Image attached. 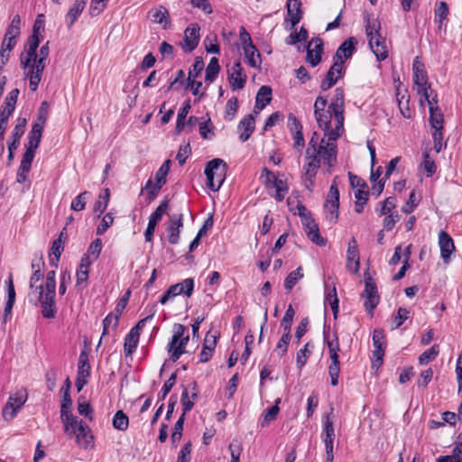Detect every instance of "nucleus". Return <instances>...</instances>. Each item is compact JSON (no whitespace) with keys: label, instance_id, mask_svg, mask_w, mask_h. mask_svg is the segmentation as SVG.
<instances>
[{"label":"nucleus","instance_id":"nucleus-32","mask_svg":"<svg viewBox=\"0 0 462 462\" xmlns=\"http://www.w3.org/2000/svg\"><path fill=\"white\" fill-rule=\"evenodd\" d=\"M255 121L253 115H248L243 118L238 125V130L241 131L240 140L242 142L247 141L253 132L254 131Z\"/></svg>","mask_w":462,"mask_h":462},{"label":"nucleus","instance_id":"nucleus-8","mask_svg":"<svg viewBox=\"0 0 462 462\" xmlns=\"http://www.w3.org/2000/svg\"><path fill=\"white\" fill-rule=\"evenodd\" d=\"M337 177L333 180L324 204L326 218L330 223H336L338 218L339 190L337 188Z\"/></svg>","mask_w":462,"mask_h":462},{"label":"nucleus","instance_id":"nucleus-45","mask_svg":"<svg viewBox=\"0 0 462 462\" xmlns=\"http://www.w3.org/2000/svg\"><path fill=\"white\" fill-rule=\"evenodd\" d=\"M325 303L328 304L333 311L334 317L337 318L339 310V300L337 295L336 286L328 291L325 296Z\"/></svg>","mask_w":462,"mask_h":462},{"label":"nucleus","instance_id":"nucleus-50","mask_svg":"<svg viewBox=\"0 0 462 462\" xmlns=\"http://www.w3.org/2000/svg\"><path fill=\"white\" fill-rule=\"evenodd\" d=\"M171 167V161H165L155 173V184L162 187L166 183V177Z\"/></svg>","mask_w":462,"mask_h":462},{"label":"nucleus","instance_id":"nucleus-9","mask_svg":"<svg viewBox=\"0 0 462 462\" xmlns=\"http://www.w3.org/2000/svg\"><path fill=\"white\" fill-rule=\"evenodd\" d=\"M329 108L334 112V118L336 122L335 125L337 129H342L344 131L345 93L342 88H337L334 90Z\"/></svg>","mask_w":462,"mask_h":462},{"label":"nucleus","instance_id":"nucleus-37","mask_svg":"<svg viewBox=\"0 0 462 462\" xmlns=\"http://www.w3.org/2000/svg\"><path fill=\"white\" fill-rule=\"evenodd\" d=\"M186 328L182 324H174L173 327V335L171 337V340L168 345V351L171 352L173 348L179 349L180 351H186V346H180L178 343L180 337L183 336Z\"/></svg>","mask_w":462,"mask_h":462},{"label":"nucleus","instance_id":"nucleus-64","mask_svg":"<svg viewBox=\"0 0 462 462\" xmlns=\"http://www.w3.org/2000/svg\"><path fill=\"white\" fill-rule=\"evenodd\" d=\"M228 449L231 456L230 462H240V455L243 450L241 442L238 440H233V442L230 443Z\"/></svg>","mask_w":462,"mask_h":462},{"label":"nucleus","instance_id":"nucleus-24","mask_svg":"<svg viewBox=\"0 0 462 462\" xmlns=\"http://www.w3.org/2000/svg\"><path fill=\"white\" fill-rule=\"evenodd\" d=\"M286 22L291 23L290 30L293 29L302 18L301 2L300 0H288Z\"/></svg>","mask_w":462,"mask_h":462},{"label":"nucleus","instance_id":"nucleus-16","mask_svg":"<svg viewBox=\"0 0 462 462\" xmlns=\"http://www.w3.org/2000/svg\"><path fill=\"white\" fill-rule=\"evenodd\" d=\"M246 75L243 73L241 62L236 60L228 70V81L232 90L244 88L246 82Z\"/></svg>","mask_w":462,"mask_h":462},{"label":"nucleus","instance_id":"nucleus-18","mask_svg":"<svg viewBox=\"0 0 462 462\" xmlns=\"http://www.w3.org/2000/svg\"><path fill=\"white\" fill-rule=\"evenodd\" d=\"M346 268L353 273H356L360 268V255L357 242L352 237L348 242L346 251Z\"/></svg>","mask_w":462,"mask_h":462},{"label":"nucleus","instance_id":"nucleus-51","mask_svg":"<svg viewBox=\"0 0 462 462\" xmlns=\"http://www.w3.org/2000/svg\"><path fill=\"white\" fill-rule=\"evenodd\" d=\"M439 353V347L438 345H433L430 348L424 351L419 356V363L420 365H427L431 360L435 359Z\"/></svg>","mask_w":462,"mask_h":462},{"label":"nucleus","instance_id":"nucleus-25","mask_svg":"<svg viewBox=\"0 0 462 462\" xmlns=\"http://www.w3.org/2000/svg\"><path fill=\"white\" fill-rule=\"evenodd\" d=\"M71 387V383L69 378H67L60 389L62 393V400L60 404V419L67 420L69 415H73L70 412V407L72 405V400L70 398L69 391Z\"/></svg>","mask_w":462,"mask_h":462},{"label":"nucleus","instance_id":"nucleus-34","mask_svg":"<svg viewBox=\"0 0 462 462\" xmlns=\"http://www.w3.org/2000/svg\"><path fill=\"white\" fill-rule=\"evenodd\" d=\"M15 290L13 282L12 276L9 277L7 281V300L5 302V310H4V322H6L10 318L13 307L15 302Z\"/></svg>","mask_w":462,"mask_h":462},{"label":"nucleus","instance_id":"nucleus-57","mask_svg":"<svg viewBox=\"0 0 462 462\" xmlns=\"http://www.w3.org/2000/svg\"><path fill=\"white\" fill-rule=\"evenodd\" d=\"M261 180L264 184L265 188L268 189H272L274 182L278 180L275 177L273 171H271L268 168L264 167L261 173Z\"/></svg>","mask_w":462,"mask_h":462},{"label":"nucleus","instance_id":"nucleus-6","mask_svg":"<svg viewBox=\"0 0 462 462\" xmlns=\"http://www.w3.org/2000/svg\"><path fill=\"white\" fill-rule=\"evenodd\" d=\"M28 399V393L25 388H20L15 393L10 394L7 402L3 408L2 415L5 420H13L18 411L23 406Z\"/></svg>","mask_w":462,"mask_h":462},{"label":"nucleus","instance_id":"nucleus-59","mask_svg":"<svg viewBox=\"0 0 462 462\" xmlns=\"http://www.w3.org/2000/svg\"><path fill=\"white\" fill-rule=\"evenodd\" d=\"M18 95H19L18 88H14L13 90H11L9 92V94L7 95V97H5L3 106L7 108V110H10L13 113L15 109V105L17 102Z\"/></svg>","mask_w":462,"mask_h":462},{"label":"nucleus","instance_id":"nucleus-11","mask_svg":"<svg viewBox=\"0 0 462 462\" xmlns=\"http://www.w3.org/2000/svg\"><path fill=\"white\" fill-rule=\"evenodd\" d=\"M194 290V280L193 278H187L182 282H179L171 285L167 291L160 298L162 304H166L171 298H174L180 294H185L187 297H190Z\"/></svg>","mask_w":462,"mask_h":462},{"label":"nucleus","instance_id":"nucleus-27","mask_svg":"<svg viewBox=\"0 0 462 462\" xmlns=\"http://www.w3.org/2000/svg\"><path fill=\"white\" fill-rule=\"evenodd\" d=\"M322 439L325 444V448H334L333 443L335 439V429L333 426V421L329 418V414L323 415L322 417Z\"/></svg>","mask_w":462,"mask_h":462},{"label":"nucleus","instance_id":"nucleus-44","mask_svg":"<svg viewBox=\"0 0 462 462\" xmlns=\"http://www.w3.org/2000/svg\"><path fill=\"white\" fill-rule=\"evenodd\" d=\"M303 278L302 268L298 267L288 274L284 281V288L287 291H291L296 283Z\"/></svg>","mask_w":462,"mask_h":462},{"label":"nucleus","instance_id":"nucleus-4","mask_svg":"<svg viewBox=\"0 0 462 462\" xmlns=\"http://www.w3.org/2000/svg\"><path fill=\"white\" fill-rule=\"evenodd\" d=\"M64 424L66 432L72 429L73 433L79 444L83 445L87 448L92 442L93 436L90 433V429L82 420H79L74 415H69L67 420H61Z\"/></svg>","mask_w":462,"mask_h":462},{"label":"nucleus","instance_id":"nucleus-62","mask_svg":"<svg viewBox=\"0 0 462 462\" xmlns=\"http://www.w3.org/2000/svg\"><path fill=\"white\" fill-rule=\"evenodd\" d=\"M295 315V310L292 306L290 304L285 311V314L281 321V327L283 330L291 329V324L293 322V318Z\"/></svg>","mask_w":462,"mask_h":462},{"label":"nucleus","instance_id":"nucleus-47","mask_svg":"<svg viewBox=\"0 0 462 462\" xmlns=\"http://www.w3.org/2000/svg\"><path fill=\"white\" fill-rule=\"evenodd\" d=\"M220 71V66L218 64V60L216 57L211 58L208 67L206 69V77L205 79L207 81L213 82L217 77Z\"/></svg>","mask_w":462,"mask_h":462},{"label":"nucleus","instance_id":"nucleus-49","mask_svg":"<svg viewBox=\"0 0 462 462\" xmlns=\"http://www.w3.org/2000/svg\"><path fill=\"white\" fill-rule=\"evenodd\" d=\"M129 419L123 411H117L113 418V426L118 430L125 431L128 428Z\"/></svg>","mask_w":462,"mask_h":462},{"label":"nucleus","instance_id":"nucleus-1","mask_svg":"<svg viewBox=\"0 0 462 462\" xmlns=\"http://www.w3.org/2000/svg\"><path fill=\"white\" fill-rule=\"evenodd\" d=\"M343 132L342 129H337L335 125L332 132H324V137L320 142L318 134L313 133L306 150V157H320L324 164L328 165L329 168L333 167L337 162V154L336 142L342 135Z\"/></svg>","mask_w":462,"mask_h":462},{"label":"nucleus","instance_id":"nucleus-55","mask_svg":"<svg viewBox=\"0 0 462 462\" xmlns=\"http://www.w3.org/2000/svg\"><path fill=\"white\" fill-rule=\"evenodd\" d=\"M90 193L88 191H83L78 195L71 202L70 208L74 211H81L85 209L87 200Z\"/></svg>","mask_w":462,"mask_h":462},{"label":"nucleus","instance_id":"nucleus-23","mask_svg":"<svg viewBox=\"0 0 462 462\" xmlns=\"http://www.w3.org/2000/svg\"><path fill=\"white\" fill-rule=\"evenodd\" d=\"M288 126L294 140L293 146L297 149L302 148L305 144L302 125L293 114H290L288 116Z\"/></svg>","mask_w":462,"mask_h":462},{"label":"nucleus","instance_id":"nucleus-28","mask_svg":"<svg viewBox=\"0 0 462 462\" xmlns=\"http://www.w3.org/2000/svg\"><path fill=\"white\" fill-rule=\"evenodd\" d=\"M343 67L339 66L337 62H334L327 72L324 79L321 81L320 88L323 91L331 88L337 82L338 78L341 77Z\"/></svg>","mask_w":462,"mask_h":462},{"label":"nucleus","instance_id":"nucleus-33","mask_svg":"<svg viewBox=\"0 0 462 462\" xmlns=\"http://www.w3.org/2000/svg\"><path fill=\"white\" fill-rule=\"evenodd\" d=\"M88 0H75L72 6L68 11L65 19L68 23V26L70 28L75 22L78 20L79 16L81 14L83 10L86 7Z\"/></svg>","mask_w":462,"mask_h":462},{"label":"nucleus","instance_id":"nucleus-43","mask_svg":"<svg viewBox=\"0 0 462 462\" xmlns=\"http://www.w3.org/2000/svg\"><path fill=\"white\" fill-rule=\"evenodd\" d=\"M109 199H110V189L108 188H106L103 190V193H101L99 195L98 200L96 201V203L94 205V211L99 213L97 215L98 217L106 209L108 202H109Z\"/></svg>","mask_w":462,"mask_h":462},{"label":"nucleus","instance_id":"nucleus-63","mask_svg":"<svg viewBox=\"0 0 462 462\" xmlns=\"http://www.w3.org/2000/svg\"><path fill=\"white\" fill-rule=\"evenodd\" d=\"M309 346L310 343L305 344V346L297 353L296 364L300 369L305 365L309 356H310L311 352L309 350Z\"/></svg>","mask_w":462,"mask_h":462},{"label":"nucleus","instance_id":"nucleus-56","mask_svg":"<svg viewBox=\"0 0 462 462\" xmlns=\"http://www.w3.org/2000/svg\"><path fill=\"white\" fill-rule=\"evenodd\" d=\"M27 120L23 117H18L16 120V125L14 128L13 129L11 139L19 140L23 136L25 131Z\"/></svg>","mask_w":462,"mask_h":462},{"label":"nucleus","instance_id":"nucleus-38","mask_svg":"<svg viewBox=\"0 0 462 462\" xmlns=\"http://www.w3.org/2000/svg\"><path fill=\"white\" fill-rule=\"evenodd\" d=\"M61 236L60 234V237L55 239L52 242L51 247V254H50V264L55 268L58 267V263L61 255V253L64 249V246L62 245L61 241Z\"/></svg>","mask_w":462,"mask_h":462},{"label":"nucleus","instance_id":"nucleus-5","mask_svg":"<svg viewBox=\"0 0 462 462\" xmlns=\"http://www.w3.org/2000/svg\"><path fill=\"white\" fill-rule=\"evenodd\" d=\"M328 100L325 97L319 96L314 103V116L317 120L318 125L323 132H332L334 128L331 127V119L334 116V112L331 111L329 106L326 109Z\"/></svg>","mask_w":462,"mask_h":462},{"label":"nucleus","instance_id":"nucleus-53","mask_svg":"<svg viewBox=\"0 0 462 462\" xmlns=\"http://www.w3.org/2000/svg\"><path fill=\"white\" fill-rule=\"evenodd\" d=\"M308 39V31L301 27L300 32L291 33L286 39L285 43L288 45H295L300 42H306Z\"/></svg>","mask_w":462,"mask_h":462},{"label":"nucleus","instance_id":"nucleus-15","mask_svg":"<svg viewBox=\"0 0 462 462\" xmlns=\"http://www.w3.org/2000/svg\"><path fill=\"white\" fill-rule=\"evenodd\" d=\"M199 30L198 23H192L185 30L181 44L183 51L189 53L197 48L199 42Z\"/></svg>","mask_w":462,"mask_h":462},{"label":"nucleus","instance_id":"nucleus-46","mask_svg":"<svg viewBox=\"0 0 462 462\" xmlns=\"http://www.w3.org/2000/svg\"><path fill=\"white\" fill-rule=\"evenodd\" d=\"M120 317L115 312H110L104 319H103V332L102 337L106 336L108 333V328L112 327L114 329L117 328ZM102 338H100L98 346L101 343Z\"/></svg>","mask_w":462,"mask_h":462},{"label":"nucleus","instance_id":"nucleus-40","mask_svg":"<svg viewBox=\"0 0 462 462\" xmlns=\"http://www.w3.org/2000/svg\"><path fill=\"white\" fill-rule=\"evenodd\" d=\"M140 334L133 333L131 330L125 336L124 343V353L125 356H132L137 348Z\"/></svg>","mask_w":462,"mask_h":462},{"label":"nucleus","instance_id":"nucleus-30","mask_svg":"<svg viewBox=\"0 0 462 462\" xmlns=\"http://www.w3.org/2000/svg\"><path fill=\"white\" fill-rule=\"evenodd\" d=\"M217 337L216 335L210 334L209 331L207 333L203 347L199 355L200 363H206L211 358L217 345Z\"/></svg>","mask_w":462,"mask_h":462},{"label":"nucleus","instance_id":"nucleus-41","mask_svg":"<svg viewBox=\"0 0 462 462\" xmlns=\"http://www.w3.org/2000/svg\"><path fill=\"white\" fill-rule=\"evenodd\" d=\"M449 9L448 4L444 1H440L434 10V21L439 24V29L441 28L444 20L447 19Z\"/></svg>","mask_w":462,"mask_h":462},{"label":"nucleus","instance_id":"nucleus-17","mask_svg":"<svg viewBox=\"0 0 462 462\" xmlns=\"http://www.w3.org/2000/svg\"><path fill=\"white\" fill-rule=\"evenodd\" d=\"M356 44L357 41L355 37L346 39L337 50L333 57L334 62L343 67L345 60L353 55Z\"/></svg>","mask_w":462,"mask_h":462},{"label":"nucleus","instance_id":"nucleus-35","mask_svg":"<svg viewBox=\"0 0 462 462\" xmlns=\"http://www.w3.org/2000/svg\"><path fill=\"white\" fill-rule=\"evenodd\" d=\"M247 63L252 68H259L261 64V54L257 48L250 42V45L243 46Z\"/></svg>","mask_w":462,"mask_h":462},{"label":"nucleus","instance_id":"nucleus-14","mask_svg":"<svg viewBox=\"0 0 462 462\" xmlns=\"http://www.w3.org/2000/svg\"><path fill=\"white\" fill-rule=\"evenodd\" d=\"M306 50L307 62H309L312 67L317 66L321 61V57L323 53V42L321 38H312L311 41L307 45Z\"/></svg>","mask_w":462,"mask_h":462},{"label":"nucleus","instance_id":"nucleus-42","mask_svg":"<svg viewBox=\"0 0 462 462\" xmlns=\"http://www.w3.org/2000/svg\"><path fill=\"white\" fill-rule=\"evenodd\" d=\"M191 108L190 101L187 100L183 106L180 109L178 116H177V123H176V134H179L182 132L185 126V121L186 117Z\"/></svg>","mask_w":462,"mask_h":462},{"label":"nucleus","instance_id":"nucleus-39","mask_svg":"<svg viewBox=\"0 0 462 462\" xmlns=\"http://www.w3.org/2000/svg\"><path fill=\"white\" fill-rule=\"evenodd\" d=\"M78 375L81 377L90 376V365L88 359V351L84 349L80 352L78 361Z\"/></svg>","mask_w":462,"mask_h":462},{"label":"nucleus","instance_id":"nucleus-10","mask_svg":"<svg viewBox=\"0 0 462 462\" xmlns=\"http://www.w3.org/2000/svg\"><path fill=\"white\" fill-rule=\"evenodd\" d=\"M365 298L364 307L365 310L373 314L374 310L377 307L380 301L377 286L371 276H365V290L362 293Z\"/></svg>","mask_w":462,"mask_h":462},{"label":"nucleus","instance_id":"nucleus-29","mask_svg":"<svg viewBox=\"0 0 462 462\" xmlns=\"http://www.w3.org/2000/svg\"><path fill=\"white\" fill-rule=\"evenodd\" d=\"M37 22L33 26L32 34L28 39V48L25 53H22L21 57H25L24 63H28L30 60L37 58V49L40 45L39 31L36 28Z\"/></svg>","mask_w":462,"mask_h":462},{"label":"nucleus","instance_id":"nucleus-3","mask_svg":"<svg viewBox=\"0 0 462 462\" xmlns=\"http://www.w3.org/2000/svg\"><path fill=\"white\" fill-rule=\"evenodd\" d=\"M226 171L227 165L222 159L209 161L205 168L208 188L212 191H217L225 180Z\"/></svg>","mask_w":462,"mask_h":462},{"label":"nucleus","instance_id":"nucleus-20","mask_svg":"<svg viewBox=\"0 0 462 462\" xmlns=\"http://www.w3.org/2000/svg\"><path fill=\"white\" fill-rule=\"evenodd\" d=\"M183 227V214H173L167 227L168 241L171 245L179 243L180 229Z\"/></svg>","mask_w":462,"mask_h":462},{"label":"nucleus","instance_id":"nucleus-36","mask_svg":"<svg viewBox=\"0 0 462 462\" xmlns=\"http://www.w3.org/2000/svg\"><path fill=\"white\" fill-rule=\"evenodd\" d=\"M430 110V125L434 130H442L444 124V116L439 106H429Z\"/></svg>","mask_w":462,"mask_h":462},{"label":"nucleus","instance_id":"nucleus-58","mask_svg":"<svg viewBox=\"0 0 462 462\" xmlns=\"http://www.w3.org/2000/svg\"><path fill=\"white\" fill-rule=\"evenodd\" d=\"M204 69V61L201 57H197L195 61L189 71L188 81H191V79H195L203 70Z\"/></svg>","mask_w":462,"mask_h":462},{"label":"nucleus","instance_id":"nucleus-21","mask_svg":"<svg viewBox=\"0 0 462 462\" xmlns=\"http://www.w3.org/2000/svg\"><path fill=\"white\" fill-rule=\"evenodd\" d=\"M45 119L42 116L38 118V122L34 123L32 126V129L28 134V143L26 144V149H31L32 151H36L39 147L43 127H44Z\"/></svg>","mask_w":462,"mask_h":462},{"label":"nucleus","instance_id":"nucleus-31","mask_svg":"<svg viewBox=\"0 0 462 462\" xmlns=\"http://www.w3.org/2000/svg\"><path fill=\"white\" fill-rule=\"evenodd\" d=\"M272 100V88L268 86H262L255 97L254 111L258 113L263 110Z\"/></svg>","mask_w":462,"mask_h":462},{"label":"nucleus","instance_id":"nucleus-22","mask_svg":"<svg viewBox=\"0 0 462 462\" xmlns=\"http://www.w3.org/2000/svg\"><path fill=\"white\" fill-rule=\"evenodd\" d=\"M55 295V291H45L44 296L38 298L42 306V314L45 319H53L56 315Z\"/></svg>","mask_w":462,"mask_h":462},{"label":"nucleus","instance_id":"nucleus-13","mask_svg":"<svg viewBox=\"0 0 462 462\" xmlns=\"http://www.w3.org/2000/svg\"><path fill=\"white\" fill-rule=\"evenodd\" d=\"M373 361L372 368H379L383 364L384 348L386 345L385 337L382 329H374L373 332Z\"/></svg>","mask_w":462,"mask_h":462},{"label":"nucleus","instance_id":"nucleus-61","mask_svg":"<svg viewBox=\"0 0 462 462\" xmlns=\"http://www.w3.org/2000/svg\"><path fill=\"white\" fill-rule=\"evenodd\" d=\"M180 402L182 404V414H185L192 410L194 407V401L189 396L188 389L185 386H182V393Z\"/></svg>","mask_w":462,"mask_h":462},{"label":"nucleus","instance_id":"nucleus-52","mask_svg":"<svg viewBox=\"0 0 462 462\" xmlns=\"http://www.w3.org/2000/svg\"><path fill=\"white\" fill-rule=\"evenodd\" d=\"M78 411L90 421L93 420V409L84 397H79L78 400Z\"/></svg>","mask_w":462,"mask_h":462},{"label":"nucleus","instance_id":"nucleus-7","mask_svg":"<svg viewBox=\"0 0 462 462\" xmlns=\"http://www.w3.org/2000/svg\"><path fill=\"white\" fill-rule=\"evenodd\" d=\"M25 57H21V67L24 70L25 78L29 79V87L32 91H36L42 80V72L45 69V64H42L41 60H30L28 63H24Z\"/></svg>","mask_w":462,"mask_h":462},{"label":"nucleus","instance_id":"nucleus-19","mask_svg":"<svg viewBox=\"0 0 462 462\" xmlns=\"http://www.w3.org/2000/svg\"><path fill=\"white\" fill-rule=\"evenodd\" d=\"M439 245L440 249V256L445 263H448L451 254L455 251V244L453 238L446 232L440 231L439 234Z\"/></svg>","mask_w":462,"mask_h":462},{"label":"nucleus","instance_id":"nucleus-26","mask_svg":"<svg viewBox=\"0 0 462 462\" xmlns=\"http://www.w3.org/2000/svg\"><path fill=\"white\" fill-rule=\"evenodd\" d=\"M304 228L306 235L310 241L320 246L326 245L327 241L320 236L318 224L312 217L306 218L304 222Z\"/></svg>","mask_w":462,"mask_h":462},{"label":"nucleus","instance_id":"nucleus-12","mask_svg":"<svg viewBox=\"0 0 462 462\" xmlns=\"http://www.w3.org/2000/svg\"><path fill=\"white\" fill-rule=\"evenodd\" d=\"M320 160L322 159L318 156L306 157L307 163L303 166L304 172L301 180L304 187L310 192H312L315 185L316 175L320 167Z\"/></svg>","mask_w":462,"mask_h":462},{"label":"nucleus","instance_id":"nucleus-60","mask_svg":"<svg viewBox=\"0 0 462 462\" xmlns=\"http://www.w3.org/2000/svg\"><path fill=\"white\" fill-rule=\"evenodd\" d=\"M238 109V99L237 97H231L226 106V119L228 121H232L236 116V113Z\"/></svg>","mask_w":462,"mask_h":462},{"label":"nucleus","instance_id":"nucleus-54","mask_svg":"<svg viewBox=\"0 0 462 462\" xmlns=\"http://www.w3.org/2000/svg\"><path fill=\"white\" fill-rule=\"evenodd\" d=\"M273 189H275V193H270L271 196L274 197L276 200L282 201L285 198V195L288 191V187L282 180L278 179L273 186Z\"/></svg>","mask_w":462,"mask_h":462},{"label":"nucleus","instance_id":"nucleus-48","mask_svg":"<svg viewBox=\"0 0 462 462\" xmlns=\"http://www.w3.org/2000/svg\"><path fill=\"white\" fill-rule=\"evenodd\" d=\"M169 210V201L167 199L161 202V204L156 208V209L151 214L149 217V223L157 225L163 214L167 213Z\"/></svg>","mask_w":462,"mask_h":462},{"label":"nucleus","instance_id":"nucleus-2","mask_svg":"<svg viewBox=\"0 0 462 462\" xmlns=\"http://www.w3.org/2000/svg\"><path fill=\"white\" fill-rule=\"evenodd\" d=\"M381 23L376 19L365 17V33L371 51L378 60H384L388 57L386 40L380 34Z\"/></svg>","mask_w":462,"mask_h":462}]
</instances>
